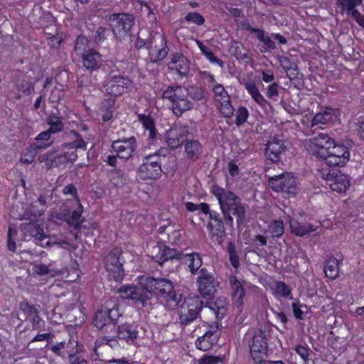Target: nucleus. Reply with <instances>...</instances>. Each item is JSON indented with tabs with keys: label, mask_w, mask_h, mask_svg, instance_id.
Masks as SVG:
<instances>
[{
	"label": "nucleus",
	"mask_w": 364,
	"mask_h": 364,
	"mask_svg": "<svg viewBox=\"0 0 364 364\" xmlns=\"http://www.w3.org/2000/svg\"><path fill=\"white\" fill-rule=\"evenodd\" d=\"M269 232L272 237H279L284 232V223L282 220H274L268 225Z\"/></svg>",
	"instance_id": "nucleus-49"
},
{
	"label": "nucleus",
	"mask_w": 364,
	"mask_h": 364,
	"mask_svg": "<svg viewBox=\"0 0 364 364\" xmlns=\"http://www.w3.org/2000/svg\"><path fill=\"white\" fill-rule=\"evenodd\" d=\"M272 294L277 299L293 300L291 288L282 281H275L272 287Z\"/></svg>",
	"instance_id": "nucleus-33"
},
{
	"label": "nucleus",
	"mask_w": 364,
	"mask_h": 364,
	"mask_svg": "<svg viewBox=\"0 0 364 364\" xmlns=\"http://www.w3.org/2000/svg\"><path fill=\"white\" fill-rule=\"evenodd\" d=\"M183 134L182 129L177 127H171L166 132L164 140L171 149L175 150L181 146Z\"/></svg>",
	"instance_id": "nucleus-28"
},
{
	"label": "nucleus",
	"mask_w": 364,
	"mask_h": 364,
	"mask_svg": "<svg viewBox=\"0 0 364 364\" xmlns=\"http://www.w3.org/2000/svg\"><path fill=\"white\" fill-rule=\"evenodd\" d=\"M151 257L154 261L162 264L166 261L176 258L186 265L191 274L199 273L203 260L200 255L196 252L183 254L166 245H154L152 249Z\"/></svg>",
	"instance_id": "nucleus-1"
},
{
	"label": "nucleus",
	"mask_w": 364,
	"mask_h": 364,
	"mask_svg": "<svg viewBox=\"0 0 364 364\" xmlns=\"http://www.w3.org/2000/svg\"><path fill=\"white\" fill-rule=\"evenodd\" d=\"M121 255V250L114 248L105 258V268L109 272V277L117 282H122L125 275Z\"/></svg>",
	"instance_id": "nucleus-11"
},
{
	"label": "nucleus",
	"mask_w": 364,
	"mask_h": 364,
	"mask_svg": "<svg viewBox=\"0 0 364 364\" xmlns=\"http://www.w3.org/2000/svg\"><path fill=\"white\" fill-rule=\"evenodd\" d=\"M139 336L138 326L134 323H124L117 326V338L128 344H133Z\"/></svg>",
	"instance_id": "nucleus-19"
},
{
	"label": "nucleus",
	"mask_w": 364,
	"mask_h": 364,
	"mask_svg": "<svg viewBox=\"0 0 364 364\" xmlns=\"http://www.w3.org/2000/svg\"><path fill=\"white\" fill-rule=\"evenodd\" d=\"M159 46H155L149 50V60L152 63H157L164 60L168 53L167 40L165 36H159Z\"/></svg>",
	"instance_id": "nucleus-26"
},
{
	"label": "nucleus",
	"mask_w": 364,
	"mask_h": 364,
	"mask_svg": "<svg viewBox=\"0 0 364 364\" xmlns=\"http://www.w3.org/2000/svg\"><path fill=\"white\" fill-rule=\"evenodd\" d=\"M225 304V299H218L215 302L210 303L208 307L214 311L216 318H222L226 312Z\"/></svg>",
	"instance_id": "nucleus-48"
},
{
	"label": "nucleus",
	"mask_w": 364,
	"mask_h": 364,
	"mask_svg": "<svg viewBox=\"0 0 364 364\" xmlns=\"http://www.w3.org/2000/svg\"><path fill=\"white\" fill-rule=\"evenodd\" d=\"M278 60L280 65L286 72H288L290 70H297V65L296 63L291 61L290 58L287 56H279Z\"/></svg>",
	"instance_id": "nucleus-62"
},
{
	"label": "nucleus",
	"mask_w": 364,
	"mask_h": 364,
	"mask_svg": "<svg viewBox=\"0 0 364 364\" xmlns=\"http://www.w3.org/2000/svg\"><path fill=\"white\" fill-rule=\"evenodd\" d=\"M204 306V301L198 296L189 298L181 306L179 310V323L186 326L196 321Z\"/></svg>",
	"instance_id": "nucleus-9"
},
{
	"label": "nucleus",
	"mask_w": 364,
	"mask_h": 364,
	"mask_svg": "<svg viewBox=\"0 0 364 364\" xmlns=\"http://www.w3.org/2000/svg\"><path fill=\"white\" fill-rule=\"evenodd\" d=\"M168 149L166 148L161 147L152 154H149L144 157L143 160L145 161H154V163L159 164L161 166L163 161H165Z\"/></svg>",
	"instance_id": "nucleus-46"
},
{
	"label": "nucleus",
	"mask_w": 364,
	"mask_h": 364,
	"mask_svg": "<svg viewBox=\"0 0 364 364\" xmlns=\"http://www.w3.org/2000/svg\"><path fill=\"white\" fill-rule=\"evenodd\" d=\"M220 103L219 109L221 114L226 118H230L234 113V108L230 102V97L227 100L218 102Z\"/></svg>",
	"instance_id": "nucleus-53"
},
{
	"label": "nucleus",
	"mask_w": 364,
	"mask_h": 364,
	"mask_svg": "<svg viewBox=\"0 0 364 364\" xmlns=\"http://www.w3.org/2000/svg\"><path fill=\"white\" fill-rule=\"evenodd\" d=\"M209 218L210 220L208 225L209 235L218 245H221L225 235L223 221L220 214L214 210L209 213Z\"/></svg>",
	"instance_id": "nucleus-16"
},
{
	"label": "nucleus",
	"mask_w": 364,
	"mask_h": 364,
	"mask_svg": "<svg viewBox=\"0 0 364 364\" xmlns=\"http://www.w3.org/2000/svg\"><path fill=\"white\" fill-rule=\"evenodd\" d=\"M51 134L52 133L50 132L48 129L38 134L35 139L36 142L31 145V149L38 150L49 147L52 144V142L45 143L43 141H48L50 138Z\"/></svg>",
	"instance_id": "nucleus-42"
},
{
	"label": "nucleus",
	"mask_w": 364,
	"mask_h": 364,
	"mask_svg": "<svg viewBox=\"0 0 364 364\" xmlns=\"http://www.w3.org/2000/svg\"><path fill=\"white\" fill-rule=\"evenodd\" d=\"M196 284L198 292L203 297L214 295L220 287V282L216 276L205 268L200 269Z\"/></svg>",
	"instance_id": "nucleus-10"
},
{
	"label": "nucleus",
	"mask_w": 364,
	"mask_h": 364,
	"mask_svg": "<svg viewBox=\"0 0 364 364\" xmlns=\"http://www.w3.org/2000/svg\"><path fill=\"white\" fill-rule=\"evenodd\" d=\"M312 147L315 148L314 154L320 157V151L321 149H328V146L333 144L334 140L325 133H319L318 135L311 139Z\"/></svg>",
	"instance_id": "nucleus-30"
},
{
	"label": "nucleus",
	"mask_w": 364,
	"mask_h": 364,
	"mask_svg": "<svg viewBox=\"0 0 364 364\" xmlns=\"http://www.w3.org/2000/svg\"><path fill=\"white\" fill-rule=\"evenodd\" d=\"M76 204L77 208L72 213H70L68 209H65L58 214V218L59 220L65 221L68 224L75 228H79L83 222V220L82 219L83 207L80 204L79 200H76Z\"/></svg>",
	"instance_id": "nucleus-20"
},
{
	"label": "nucleus",
	"mask_w": 364,
	"mask_h": 364,
	"mask_svg": "<svg viewBox=\"0 0 364 364\" xmlns=\"http://www.w3.org/2000/svg\"><path fill=\"white\" fill-rule=\"evenodd\" d=\"M136 287L134 285L122 286L119 289L118 293L123 299H130L133 301Z\"/></svg>",
	"instance_id": "nucleus-55"
},
{
	"label": "nucleus",
	"mask_w": 364,
	"mask_h": 364,
	"mask_svg": "<svg viewBox=\"0 0 364 364\" xmlns=\"http://www.w3.org/2000/svg\"><path fill=\"white\" fill-rule=\"evenodd\" d=\"M38 222L30 221L23 223L21 225V230L25 237H31L38 245L46 247L50 245V239Z\"/></svg>",
	"instance_id": "nucleus-15"
},
{
	"label": "nucleus",
	"mask_w": 364,
	"mask_h": 364,
	"mask_svg": "<svg viewBox=\"0 0 364 364\" xmlns=\"http://www.w3.org/2000/svg\"><path fill=\"white\" fill-rule=\"evenodd\" d=\"M189 68V61L182 53L176 52L171 55L168 69L176 71L182 77L188 75Z\"/></svg>",
	"instance_id": "nucleus-23"
},
{
	"label": "nucleus",
	"mask_w": 364,
	"mask_h": 364,
	"mask_svg": "<svg viewBox=\"0 0 364 364\" xmlns=\"http://www.w3.org/2000/svg\"><path fill=\"white\" fill-rule=\"evenodd\" d=\"M213 90L215 95V100L217 102L225 100H228L230 98L229 95L221 84H216L214 85Z\"/></svg>",
	"instance_id": "nucleus-56"
},
{
	"label": "nucleus",
	"mask_w": 364,
	"mask_h": 364,
	"mask_svg": "<svg viewBox=\"0 0 364 364\" xmlns=\"http://www.w3.org/2000/svg\"><path fill=\"white\" fill-rule=\"evenodd\" d=\"M70 134L73 135L72 141L65 143L62 145L63 149H71L76 151V149L86 150L87 143L84 140L82 135L75 130H71Z\"/></svg>",
	"instance_id": "nucleus-34"
},
{
	"label": "nucleus",
	"mask_w": 364,
	"mask_h": 364,
	"mask_svg": "<svg viewBox=\"0 0 364 364\" xmlns=\"http://www.w3.org/2000/svg\"><path fill=\"white\" fill-rule=\"evenodd\" d=\"M133 87L132 81L120 75H110L104 84V89L107 94L117 97L131 90Z\"/></svg>",
	"instance_id": "nucleus-12"
},
{
	"label": "nucleus",
	"mask_w": 364,
	"mask_h": 364,
	"mask_svg": "<svg viewBox=\"0 0 364 364\" xmlns=\"http://www.w3.org/2000/svg\"><path fill=\"white\" fill-rule=\"evenodd\" d=\"M33 271L38 275L48 274H51L53 272L55 273L61 274L60 271L51 268L50 264L49 265L38 263L34 264L33 265Z\"/></svg>",
	"instance_id": "nucleus-52"
},
{
	"label": "nucleus",
	"mask_w": 364,
	"mask_h": 364,
	"mask_svg": "<svg viewBox=\"0 0 364 364\" xmlns=\"http://www.w3.org/2000/svg\"><path fill=\"white\" fill-rule=\"evenodd\" d=\"M188 90V95L194 100H200L204 97V90L201 87H191Z\"/></svg>",
	"instance_id": "nucleus-64"
},
{
	"label": "nucleus",
	"mask_w": 364,
	"mask_h": 364,
	"mask_svg": "<svg viewBox=\"0 0 364 364\" xmlns=\"http://www.w3.org/2000/svg\"><path fill=\"white\" fill-rule=\"evenodd\" d=\"M109 321L105 309H98L95 313L93 324L98 329H102L109 324Z\"/></svg>",
	"instance_id": "nucleus-45"
},
{
	"label": "nucleus",
	"mask_w": 364,
	"mask_h": 364,
	"mask_svg": "<svg viewBox=\"0 0 364 364\" xmlns=\"http://www.w3.org/2000/svg\"><path fill=\"white\" fill-rule=\"evenodd\" d=\"M114 100L113 99H107L102 102L100 110L103 122H107L113 117V110L111 108L114 107Z\"/></svg>",
	"instance_id": "nucleus-44"
},
{
	"label": "nucleus",
	"mask_w": 364,
	"mask_h": 364,
	"mask_svg": "<svg viewBox=\"0 0 364 364\" xmlns=\"http://www.w3.org/2000/svg\"><path fill=\"white\" fill-rule=\"evenodd\" d=\"M213 194L218 200L225 222L228 225H233V218L231 215L236 216L239 224L245 220V208L241 199L233 192L215 186L213 188Z\"/></svg>",
	"instance_id": "nucleus-2"
},
{
	"label": "nucleus",
	"mask_w": 364,
	"mask_h": 364,
	"mask_svg": "<svg viewBox=\"0 0 364 364\" xmlns=\"http://www.w3.org/2000/svg\"><path fill=\"white\" fill-rule=\"evenodd\" d=\"M184 149L188 159L193 162L197 161L203 153L201 143L195 139L187 141L184 145Z\"/></svg>",
	"instance_id": "nucleus-31"
},
{
	"label": "nucleus",
	"mask_w": 364,
	"mask_h": 364,
	"mask_svg": "<svg viewBox=\"0 0 364 364\" xmlns=\"http://www.w3.org/2000/svg\"><path fill=\"white\" fill-rule=\"evenodd\" d=\"M140 284V287H136L133 301L142 306H151L153 293L149 288L146 287L141 282Z\"/></svg>",
	"instance_id": "nucleus-29"
},
{
	"label": "nucleus",
	"mask_w": 364,
	"mask_h": 364,
	"mask_svg": "<svg viewBox=\"0 0 364 364\" xmlns=\"http://www.w3.org/2000/svg\"><path fill=\"white\" fill-rule=\"evenodd\" d=\"M54 28L55 30L54 34L47 33L46 31H45V34L48 36V37L46 38L48 45L51 48L58 49L60 46V45L63 41V38L62 34H60L57 31V28L55 26H54Z\"/></svg>",
	"instance_id": "nucleus-47"
},
{
	"label": "nucleus",
	"mask_w": 364,
	"mask_h": 364,
	"mask_svg": "<svg viewBox=\"0 0 364 364\" xmlns=\"http://www.w3.org/2000/svg\"><path fill=\"white\" fill-rule=\"evenodd\" d=\"M289 228L291 233L298 237H303L316 230L311 224L301 223L294 218L289 220Z\"/></svg>",
	"instance_id": "nucleus-32"
},
{
	"label": "nucleus",
	"mask_w": 364,
	"mask_h": 364,
	"mask_svg": "<svg viewBox=\"0 0 364 364\" xmlns=\"http://www.w3.org/2000/svg\"><path fill=\"white\" fill-rule=\"evenodd\" d=\"M334 117V111L331 108H326L314 117L311 120V127L326 124L333 121Z\"/></svg>",
	"instance_id": "nucleus-38"
},
{
	"label": "nucleus",
	"mask_w": 364,
	"mask_h": 364,
	"mask_svg": "<svg viewBox=\"0 0 364 364\" xmlns=\"http://www.w3.org/2000/svg\"><path fill=\"white\" fill-rule=\"evenodd\" d=\"M229 282L232 289V297L233 304L237 308L241 309L244 304L245 289L240 281L234 275L229 277Z\"/></svg>",
	"instance_id": "nucleus-27"
},
{
	"label": "nucleus",
	"mask_w": 364,
	"mask_h": 364,
	"mask_svg": "<svg viewBox=\"0 0 364 364\" xmlns=\"http://www.w3.org/2000/svg\"><path fill=\"white\" fill-rule=\"evenodd\" d=\"M256 37L257 39L262 42L264 45L266 46L267 48L269 50H274L276 48V45L274 42L272 41L271 37L269 36H267L265 34L264 31L259 29V31H257V33L256 34Z\"/></svg>",
	"instance_id": "nucleus-54"
},
{
	"label": "nucleus",
	"mask_w": 364,
	"mask_h": 364,
	"mask_svg": "<svg viewBox=\"0 0 364 364\" xmlns=\"http://www.w3.org/2000/svg\"><path fill=\"white\" fill-rule=\"evenodd\" d=\"M137 148V141L135 136L123 138L114 140L111 144L112 151L117 154V156L125 161L132 158Z\"/></svg>",
	"instance_id": "nucleus-14"
},
{
	"label": "nucleus",
	"mask_w": 364,
	"mask_h": 364,
	"mask_svg": "<svg viewBox=\"0 0 364 364\" xmlns=\"http://www.w3.org/2000/svg\"><path fill=\"white\" fill-rule=\"evenodd\" d=\"M269 183L273 191L279 192L285 198L294 197L299 191L296 178L289 173H284L277 176H269Z\"/></svg>",
	"instance_id": "nucleus-5"
},
{
	"label": "nucleus",
	"mask_w": 364,
	"mask_h": 364,
	"mask_svg": "<svg viewBox=\"0 0 364 364\" xmlns=\"http://www.w3.org/2000/svg\"><path fill=\"white\" fill-rule=\"evenodd\" d=\"M77 154L75 151H63V152L55 155L54 163L55 164V167H58L68 162L73 163L77 160Z\"/></svg>",
	"instance_id": "nucleus-40"
},
{
	"label": "nucleus",
	"mask_w": 364,
	"mask_h": 364,
	"mask_svg": "<svg viewBox=\"0 0 364 364\" xmlns=\"http://www.w3.org/2000/svg\"><path fill=\"white\" fill-rule=\"evenodd\" d=\"M318 172V176L324 179L333 191L345 193L350 186L348 176L338 170L331 171L328 168H321Z\"/></svg>",
	"instance_id": "nucleus-7"
},
{
	"label": "nucleus",
	"mask_w": 364,
	"mask_h": 364,
	"mask_svg": "<svg viewBox=\"0 0 364 364\" xmlns=\"http://www.w3.org/2000/svg\"><path fill=\"white\" fill-rule=\"evenodd\" d=\"M249 117V112L245 107H240L236 111L235 124L237 127L243 124Z\"/></svg>",
	"instance_id": "nucleus-59"
},
{
	"label": "nucleus",
	"mask_w": 364,
	"mask_h": 364,
	"mask_svg": "<svg viewBox=\"0 0 364 364\" xmlns=\"http://www.w3.org/2000/svg\"><path fill=\"white\" fill-rule=\"evenodd\" d=\"M251 357L255 363L260 364L267 357V343L265 333L258 331L249 341Z\"/></svg>",
	"instance_id": "nucleus-13"
},
{
	"label": "nucleus",
	"mask_w": 364,
	"mask_h": 364,
	"mask_svg": "<svg viewBox=\"0 0 364 364\" xmlns=\"http://www.w3.org/2000/svg\"><path fill=\"white\" fill-rule=\"evenodd\" d=\"M185 21L187 22L195 23L197 26H202L205 23L204 17L196 11L189 12L185 16Z\"/></svg>",
	"instance_id": "nucleus-60"
},
{
	"label": "nucleus",
	"mask_w": 364,
	"mask_h": 364,
	"mask_svg": "<svg viewBox=\"0 0 364 364\" xmlns=\"http://www.w3.org/2000/svg\"><path fill=\"white\" fill-rule=\"evenodd\" d=\"M55 155L52 153H46L39 156V161L41 163H44L45 166L48 169H50L53 167H55V164L54 163Z\"/></svg>",
	"instance_id": "nucleus-63"
},
{
	"label": "nucleus",
	"mask_w": 364,
	"mask_h": 364,
	"mask_svg": "<svg viewBox=\"0 0 364 364\" xmlns=\"http://www.w3.org/2000/svg\"><path fill=\"white\" fill-rule=\"evenodd\" d=\"M48 124L50 125L48 130L52 134H56L63 129V124L61 119L55 115H50L47 119Z\"/></svg>",
	"instance_id": "nucleus-50"
},
{
	"label": "nucleus",
	"mask_w": 364,
	"mask_h": 364,
	"mask_svg": "<svg viewBox=\"0 0 364 364\" xmlns=\"http://www.w3.org/2000/svg\"><path fill=\"white\" fill-rule=\"evenodd\" d=\"M105 310L108 316L109 323L115 324L118 318L121 316L118 306L114 304L112 308L105 307Z\"/></svg>",
	"instance_id": "nucleus-58"
},
{
	"label": "nucleus",
	"mask_w": 364,
	"mask_h": 364,
	"mask_svg": "<svg viewBox=\"0 0 364 364\" xmlns=\"http://www.w3.org/2000/svg\"><path fill=\"white\" fill-rule=\"evenodd\" d=\"M245 87L247 92L250 95L253 100L261 107L267 105V100L260 93L258 87L254 81L248 80L244 82Z\"/></svg>",
	"instance_id": "nucleus-35"
},
{
	"label": "nucleus",
	"mask_w": 364,
	"mask_h": 364,
	"mask_svg": "<svg viewBox=\"0 0 364 364\" xmlns=\"http://www.w3.org/2000/svg\"><path fill=\"white\" fill-rule=\"evenodd\" d=\"M163 161L165 162L164 168L168 171H175L177 169V159L174 154H171L168 151L166 156V159Z\"/></svg>",
	"instance_id": "nucleus-61"
},
{
	"label": "nucleus",
	"mask_w": 364,
	"mask_h": 364,
	"mask_svg": "<svg viewBox=\"0 0 364 364\" xmlns=\"http://www.w3.org/2000/svg\"><path fill=\"white\" fill-rule=\"evenodd\" d=\"M141 283L169 309L176 307L182 300V295L176 292L170 279L142 277Z\"/></svg>",
	"instance_id": "nucleus-3"
},
{
	"label": "nucleus",
	"mask_w": 364,
	"mask_h": 364,
	"mask_svg": "<svg viewBox=\"0 0 364 364\" xmlns=\"http://www.w3.org/2000/svg\"><path fill=\"white\" fill-rule=\"evenodd\" d=\"M68 362L70 364H87L84 353L78 350L68 354Z\"/></svg>",
	"instance_id": "nucleus-57"
},
{
	"label": "nucleus",
	"mask_w": 364,
	"mask_h": 364,
	"mask_svg": "<svg viewBox=\"0 0 364 364\" xmlns=\"http://www.w3.org/2000/svg\"><path fill=\"white\" fill-rule=\"evenodd\" d=\"M83 66L88 70L93 72L98 70L102 64V58L101 54L95 49H88L82 55Z\"/></svg>",
	"instance_id": "nucleus-24"
},
{
	"label": "nucleus",
	"mask_w": 364,
	"mask_h": 364,
	"mask_svg": "<svg viewBox=\"0 0 364 364\" xmlns=\"http://www.w3.org/2000/svg\"><path fill=\"white\" fill-rule=\"evenodd\" d=\"M220 336L217 326H208L203 334L196 341V346L199 350L206 351L218 343Z\"/></svg>",
	"instance_id": "nucleus-18"
},
{
	"label": "nucleus",
	"mask_w": 364,
	"mask_h": 364,
	"mask_svg": "<svg viewBox=\"0 0 364 364\" xmlns=\"http://www.w3.org/2000/svg\"><path fill=\"white\" fill-rule=\"evenodd\" d=\"M46 211V208H38L35 203L31 204L21 215L19 219L21 220L38 221V218L43 215Z\"/></svg>",
	"instance_id": "nucleus-36"
},
{
	"label": "nucleus",
	"mask_w": 364,
	"mask_h": 364,
	"mask_svg": "<svg viewBox=\"0 0 364 364\" xmlns=\"http://www.w3.org/2000/svg\"><path fill=\"white\" fill-rule=\"evenodd\" d=\"M363 0H336V12L341 16L352 17L358 11V7L361 6Z\"/></svg>",
	"instance_id": "nucleus-25"
},
{
	"label": "nucleus",
	"mask_w": 364,
	"mask_h": 364,
	"mask_svg": "<svg viewBox=\"0 0 364 364\" xmlns=\"http://www.w3.org/2000/svg\"><path fill=\"white\" fill-rule=\"evenodd\" d=\"M138 119L146 130L145 134L149 139H155L156 136V129L153 118L150 115L139 114H138Z\"/></svg>",
	"instance_id": "nucleus-37"
},
{
	"label": "nucleus",
	"mask_w": 364,
	"mask_h": 364,
	"mask_svg": "<svg viewBox=\"0 0 364 364\" xmlns=\"http://www.w3.org/2000/svg\"><path fill=\"white\" fill-rule=\"evenodd\" d=\"M162 98L171 103V109L176 117L193 108V103L188 99V90L180 85L168 86L162 93Z\"/></svg>",
	"instance_id": "nucleus-4"
},
{
	"label": "nucleus",
	"mask_w": 364,
	"mask_h": 364,
	"mask_svg": "<svg viewBox=\"0 0 364 364\" xmlns=\"http://www.w3.org/2000/svg\"><path fill=\"white\" fill-rule=\"evenodd\" d=\"M227 251L230 264L235 269H237L240 267V259L236 251L235 245L233 242H230L228 243Z\"/></svg>",
	"instance_id": "nucleus-51"
},
{
	"label": "nucleus",
	"mask_w": 364,
	"mask_h": 364,
	"mask_svg": "<svg viewBox=\"0 0 364 364\" xmlns=\"http://www.w3.org/2000/svg\"><path fill=\"white\" fill-rule=\"evenodd\" d=\"M285 149L286 146L282 141L277 137H273L266 145L265 157L273 163L278 162L280 160V155Z\"/></svg>",
	"instance_id": "nucleus-22"
},
{
	"label": "nucleus",
	"mask_w": 364,
	"mask_h": 364,
	"mask_svg": "<svg viewBox=\"0 0 364 364\" xmlns=\"http://www.w3.org/2000/svg\"><path fill=\"white\" fill-rule=\"evenodd\" d=\"M19 309L25 316V321L31 322L33 330H40L45 325V321L40 317L39 311L33 304L23 301L19 304Z\"/></svg>",
	"instance_id": "nucleus-17"
},
{
	"label": "nucleus",
	"mask_w": 364,
	"mask_h": 364,
	"mask_svg": "<svg viewBox=\"0 0 364 364\" xmlns=\"http://www.w3.org/2000/svg\"><path fill=\"white\" fill-rule=\"evenodd\" d=\"M161 166L154 161L147 162L143 160V163L138 168V176L143 180L158 179L161 176Z\"/></svg>",
	"instance_id": "nucleus-21"
},
{
	"label": "nucleus",
	"mask_w": 364,
	"mask_h": 364,
	"mask_svg": "<svg viewBox=\"0 0 364 364\" xmlns=\"http://www.w3.org/2000/svg\"><path fill=\"white\" fill-rule=\"evenodd\" d=\"M108 21L113 33L118 38L131 37L135 18L127 13L112 14L108 16Z\"/></svg>",
	"instance_id": "nucleus-6"
},
{
	"label": "nucleus",
	"mask_w": 364,
	"mask_h": 364,
	"mask_svg": "<svg viewBox=\"0 0 364 364\" xmlns=\"http://www.w3.org/2000/svg\"><path fill=\"white\" fill-rule=\"evenodd\" d=\"M196 44L198 45V48H200L202 54L205 56V58L211 63H215L218 65L220 68H223L224 66V62L216 57L214 53L211 51L210 48H208L207 46H204L203 43L199 41L196 40Z\"/></svg>",
	"instance_id": "nucleus-43"
},
{
	"label": "nucleus",
	"mask_w": 364,
	"mask_h": 364,
	"mask_svg": "<svg viewBox=\"0 0 364 364\" xmlns=\"http://www.w3.org/2000/svg\"><path fill=\"white\" fill-rule=\"evenodd\" d=\"M230 53L234 55L237 60H243L249 58V50L244 45L238 41H232L230 48Z\"/></svg>",
	"instance_id": "nucleus-39"
},
{
	"label": "nucleus",
	"mask_w": 364,
	"mask_h": 364,
	"mask_svg": "<svg viewBox=\"0 0 364 364\" xmlns=\"http://www.w3.org/2000/svg\"><path fill=\"white\" fill-rule=\"evenodd\" d=\"M323 271L327 277L335 279L339 273L338 262L334 258L331 257L326 260Z\"/></svg>",
	"instance_id": "nucleus-41"
},
{
	"label": "nucleus",
	"mask_w": 364,
	"mask_h": 364,
	"mask_svg": "<svg viewBox=\"0 0 364 364\" xmlns=\"http://www.w3.org/2000/svg\"><path fill=\"white\" fill-rule=\"evenodd\" d=\"M320 158L326 161V164L331 166H343L349 161L350 152L348 149L343 144L328 146V149H321Z\"/></svg>",
	"instance_id": "nucleus-8"
}]
</instances>
